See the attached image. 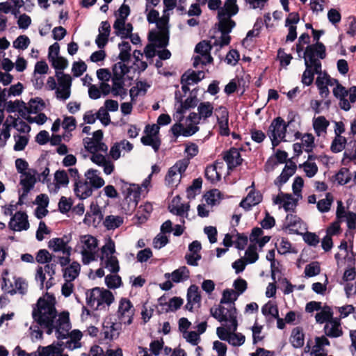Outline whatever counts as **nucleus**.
Returning a JSON list of instances; mask_svg holds the SVG:
<instances>
[{
	"mask_svg": "<svg viewBox=\"0 0 356 356\" xmlns=\"http://www.w3.org/2000/svg\"><path fill=\"white\" fill-rule=\"evenodd\" d=\"M55 305V298L46 293L33 305L32 317L34 322L47 329L48 334L55 330L56 337L63 339L71 328L69 312H63L58 314Z\"/></svg>",
	"mask_w": 356,
	"mask_h": 356,
	"instance_id": "obj_1",
	"label": "nucleus"
},
{
	"mask_svg": "<svg viewBox=\"0 0 356 356\" xmlns=\"http://www.w3.org/2000/svg\"><path fill=\"white\" fill-rule=\"evenodd\" d=\"M208 7L211 10H218L219 29L221 31L220 38L215 40L213 44L220 47L229 44L231 39L229 33L235 26L231 17L238 11L236 0H226L223 6L221 0H208Z\"/></svg>",
	"mask_w": 356,
	"mask_h": 356,
	"instance_id": "obj_2",
	"label": "nucleus"
},
{
	"mask_svg": "<svg viewBox=\"0 0 356 356\" xmlns=\"http://www.w3.org/2000/svg\"><path fill=\"white\" fill-rule=\"evenodd\" d=\"M17 172L19 174V204H24V199L33 189L38 179H40L38 172L29 168L28 162L22 158L17 159L15 162Z\"/></svg>",
	"mask_w": 356,
	"mask_h": 356,
	"instance_id": "obj_3",
	"label": "nucleus"
},
{
	"mask_svg": "<svg viewBox=\"0 0 356 356\" xmlns=\"http://www.w3.org/2000/svg\"><path fill=\"white\" fill-rule=\"evenodd\" d=\"M98 239L90 234L81 235L75 246V251L81 255L83 265H89L98 260L99 251Z\"/></svg>",
	"mask_w": 356,
	"mask_h": 356,
	"instance_id": "obj_4",
	"label": "nucleus"
},
{
	"mask_svg": "<svg viewBox=\"0 0 356 356\" xmlns=\"http://www.w3.org/2000/svg\"><path fill=\"white\" fill-rule=\"evenodd\" d=\"M98 260L100 266L107 269L111 273H118L120 271V262L117 257L115 241L108 237L100 247L98 252Z\"/></svg>",
	"mask_w": 356,
	"mask_h": 356,
	"instance_id": "obj_5",
	"label": "nucleus"
},
{
	"mask_svg": "<svg viewBox=\"0 0 356 356\" xmlns=\"http://www.w3.org/2000/svg\"><path fill=\"white\" fill-rule=\"evenodd\" d=\"M86 296L87 305L95 311L108 309L115 300L111 291L100 287L88 290Z\"/></svg>",
	"mask_w": 356,
	"mask_h": 356,
	"instance_id": "obj_6",
	"label": "nucleus"
},
{
	"mask_svg": "<svg viewBox=\"0 0 356 356\" xmlns=\"http://www.w3.org/2000/svg\"><path fill=\"white\" fill-rule=\"evenodd\" d=\"M211 315L221 323L222 327L236 330L238 327L237 311L233 305H218L211 308Z\"/></svg>",
	"mask_w": 356,
	"mask_h": 356,
	"instance_id": "obj_7",
	"label": "nucleus"
},
{
	"mask_svg": "<svg viewBox=\"0 0 356 356\" xmlns=\"http://www.w3.org/2000/svg\"><path fill=\"white\" fill-rule=\"evenodd\" d=\"M129 72V67L122 62H118L113 67L112 88L114 97L124 98L127 95L124 75Z\"/></svg>",
	"mask_w": 356,
	"mask_h": 356,
	"instance_id": "obj_8",
	"label": "nucleus"
},
{
	"mask_svg": "<svg viewBox=\"0 0 356 356\" xmlns=\"http://www.w3.org/2000/svg\"><path fill=\"white\" fill-rule=\"evenodd\" d=\"M118 184L124 200L128 204V211H133L143 195V191L138 184H130L120 179Z\"/></svg>",
	"mask_w": 356,
	"mask_h": 356,
	"instance_id": "obj_9",
	"label": "nucleus"
},
{
	"mask_svg": "<svg viewBox=\"0 0 356 356\" xmlns=\"http://www.w3.org/2000/svg\"><path fill=\"white\" fill-rule=\"evenodd\" d=\"M305 64H309L314 66V70L316 73L321 71L322 66L320 59L325 58V47L321 42L308 45L304 53Z\"/></svg>",
	"mask_w": 356,
	"mask_h": 356,
	"instance_id": "obj_10",
	"label": "nucleus"
},
{
	"mask_svg": "<svg viewBox=\"0 0 356 356\" xmlns=\"http://www.w3.org/2000/svg\"><path fill=\"white\" fill-rule=\"evenodd\" d=\"M56 264H46L38 266L35 270V280L39 283L41 289H49L54 284Z\"/></svg>",
	"mask_w": 356,
	"mask_h": 356,
	"instance_id": "obj_11",
	"label": "nucleus"
},
{
	"mask_svg": "<svg viewBox=\"0 0 356 356\" xmlns=\"http://www.w3.org/2000/svg\"><path fill=\"white\" fill-rule=\"evenodd\" d=\"M188 165L189 162L187 159L177 161L168 171L165 178L166 185L171 188L177 187Z\"/></svg>",
	"mask_w": 356,
	"mask_h": 356,
	"instance_id": "obj_12",
	"label": "nucleus"
},
{
	"mask_svg": "<svg viewBox=\"0 0 356 356\" xmlns=\"http://www.w3.org/2000/svg\"><path fill=\"white\" fill-rule=\"evenodd\" d=\"M103 131L97 130L92 133L91 137H86L83 139L84 148L89 153L103 152L106 154L108 146L103 142Z\"/></svg>",
	"mask_w": 356,
	"mask_h": 356,
	"instance_id": "obj_13",
	"label": "nucleus"
},
{
	"mask_svg": "<svg viewBox=\"0 0 356 356\" xmlns=\"http://www.w3.org/2000/svg\"><path fill=\"white\" fill-rule=\"evenodd\" d=\"M135 312V307L130 300L127 298L120 299L116 316L120 323L124 325L131 324L133 323Z\"/></svg>",
	"mask_w": 356,
	"mask_h": 356,
	"instance_id": "obj_14",
	"label": "nucleus"
},
{
	"mask_svg": "<svg viewBox=\"0 0 356 356\" xmlns=\"http://www.w3.org/2000/svg\"><path fill=\"white\" fill-rule=\"evenodd\" d=\"M56 77L58 81L56 97L59 100L65 101L71 95L72 77L63 71H56Z\"/></svg>",
	"mask_w": 356,
	"mask_h": 356,
	"instance_id": "obj_15",
	"label": "nucleus"
},
{
	"mask_svg": "<svg viewBox=\"0 0 356 356\" xmlns=\"http://www.w3.org/2000/svg\"><path fill=\"white\" fill-rule=\"evenodd\" d=\"M286 131V125L282 118L277 117L272 121L268 129V135L273 147L277 146L284 139Z\"/></svg>",
	"mask_w": 356,
	"mask_h": 356,
	"instance_id": "obj_16",
	"label": "nucleus"
},
{
	"mask_svg": "<svg viewBox=\"0 0 356 356\" xmlns=\"http://www.w3.org/2000/svg\"><path fill=\"white\" fill-rule=\"evenodd\" d=\"M211 44L205 40L200 42L195 47V51L197 54L194 57L193 66L197 67L199 65H205L213 62L211 56Z\"/></svg>",
	"mask_w": 356,
	"mask_h": 356,
	"instance_id": "obj_17",
	"label": "nucleus"
},
{
	"mask_svg": "<svg viewBox=\"0 0 356 356\" xmlns=\"http://www.w3.org/2000/svg\"><path fill=\"white\" fill-rule=\"evenodd\" d=\"M236 331L231 330L229 327H218L216 333L221 340L227 341L233 346H240L244 343L245 337L241 333H235Z\"/></svg>",
	"mask_w": 356,
	"mask_h": 356,
	"instance_id": "obj_18",
	"label": "nucleus"
},
{
	"mask_svg": "<svg viewBox=\"0 0 356 356\" xmlns=\"http://www.w3.org/2000/svg\"><path fill=\"white\" fill-rule=\"evenodd\" d=\"M282 228L290 233L297 234H302V232L307 229L306 225L304 222L298 216L293 213L287 214L284 221Z\"/></svg>",
	"mask_w": 356,
	"mask_h": 356,
	"instance_id": "obj_19",
	"label": "nucleus"
},
{
	"mask_svg": "<svg viewBox=\"0 0 356 356\" xmlns=\"http://www.w3.org/2000/svg\"><path fill=\"white\" fill-rule=\"evenodd\" d=\"M187 302L185 309L189 312L197 310L201 306V295L199 288L195 284L191 285L186 294Z\"/></svg>",
	"mask_w": 356,
	"mask_h": 356,
	"instance_id": "obj_20",
	"label": "nucleus"
},
{
	"mask_svg": "<svg viewBox=\"0 0 356 356\" xmlns=\"http://www.w3.org/2000/svg\"><path fill=\"white\" fill-rule=\"evenodd\" d=\"M298 197H294L291 194L284 193L280 191L278 195L273 198V203L282 207L286 211H293L296 209Z\"/></svg>",
	"mask_w": 356,
	"mask_h": 356,
	"instance_id": "obj_21",
	"label": "nucleus"
},
{
	"mask_svg": "<svg viewBox=\"0 0 356 356\" xmlns=\"http://www.w3.org/2000/svg\"><path fill=\"white\" fill-rule=\"evenodd\" d=\"M190 205L188 203H182L179 195L175 196L168 206L170 213L181 218V222L184 224V218H188Z\"/></svg>",
	"mask_w": 356,
	"mask_h": 356,
	"instance_id": "obj_22",
	"label": "nucleus"
},
{
	"mask_svg": "<svg viewBox=\"0 0 356 356\" xmlns=\"http://www.w3.org/2000/svg\"><path fill=\"white\" fill-rule=\"evenodd\" d=\"M248 189H250L248 194L240 202V207L243 208L245 211L250 210L254 206L259 204L262 200V195L259 191L254 189V182L246 188V190Z\"/></svg>",
	"mask_w": 356,
	"mask_h": 356,
	"instance_id": "obj_23",
	"label": "nucleus"
},
{
	"mask_svg": "<svg viewBox=\"0 0 356 356\" xmlns=\"http://www.w3.org/2000/svg\"><path fill=\"white\" fill-rule=\"evenodd\" d=\"M28 216L24 211L16 212L10 218L8 227L14 232L26 231L29 228Z\"/></svg>",
	"mask_w": 356,
	"mask_h": 356,
	"instance_id": "obj_24",
	"label": "nucleus"
},
{
	"mask_svg": "<svg viewBox=\"0 0 356 356\" xmlns=\"http://www.w3.org/2000/svg\"><path fill=\"white\" fill-rule=\"evenodd\" d=\"M323 332L326 337L338 338L341 337L343 334V332L340 318L333 317L325 323Z\"/></svg>",
	"mask_w": 356,
	"mask_h": 356,
	"instance_id": "obj_25",
	"label": "nucleus"
},
{
	"mask_svg": "<svg viewBox=\"0 0 356 356\" xmlns=\"http://www.w3.org/2000/svg\"><path fill=\"white\" fill-rule=\"evenodd\" d=\"M102 152L92 153L90 160L95 164L103 167L104 172L109 175L112 174L115 170V165L111 159Z\"/></svg>",
	"mask_w": 356,
	"mask_h": 356,
	"instance_id": "obj_26",
	"label": "nucleus"
},
{
	"mask_svg": "<svg viewBox=\"0 0 356 356\" xmlns=\"http://www.w3.org/2000/svg\"><path fill=\"white\" fill-rule=\"evenodd\" d=\"M213 106L209 102H203L197 105V113L192 112V118L201 122H205L209 118L212 116L213 113Z\"/></svg>",
	"mask_w": 356,
	"mask_h": 356,
	"instance_id": "obj_27",
	"label": "nucleus"
},
{
	"mask_svg": "<svg viewBox=\"0 0 356 356\" xmlns=\"http://www.w3.org/2000/svg\"><path fill=\"white\" fill-rule=\"evenodd\" d=\"M121 324L120 322L105 321L102 330V335L104 339L109 341L117 339L120 335Z\"/></svg>",
	"mask_w": 356,
	"mask_h": 356,
	"instance_id": "obj_28",
	"label": "nucleus"
},
{
	"mask_svg": "<svg viewBox=\"0 0 356 356\" xmlns=\"http://www.w3.org/2000/svg\"><path fill=\"white\" fill-rule=\"evenodd\" d=\"M300 21L297 13H291L285 20V26L288 28L289 33L286 37V42H293L297 38V24Z\"/></svg>",
	"mask_w": 356,
	"mask_h": 356,
	"instance_id": "obj_29",
	"label": "nucleus"
},
{
	"mask_svg": "<svg viewBox=\"0 0 356 356\" xmlns=\"http://www.w3.org/2000/svg\"><path fill=\"white\" fill-rule=\"evenodd\" d=\"M348 90H347L341 84H338L332 90L333 95L339 101V107L346 111H349L351 108L350 102L346 99V97L348 95Z\"/></svg>",
	"mask_w": 356,
	"mask_h": 356,
	"instance_id": "obj_30",
	"label": "nucleus"
},
{
	"mask_svg": "<svg viewBox=\"0 0 356 356\" xmlns=\"http://www.w3.org/2000/svg\"><path fill=\"white\" fill-rule=\"evenodd\" d=\"M93 191L90 183H88L86 179L76 181L74 183V191L80 200H85L91 196Z\"/></svg>",
	"mask_w": 356,
	"mask_h": 356,
	"instance_id": "obj_31",
	"label": "nucleus"
},
{
	"mask_svg": "<svg viewBox=\"0 0 356 356\" xmlns=\"http://www.w3.org/2000/svg\"><path fill=\"white\" fill-rule=\"evenodd\" d=\"M68 243L65 238H53L48 242V247L54 252L69 253L72 248Z\"/></svg>",
	"mask_w": 356,
	"mask_h": 356,
	"instance_id": "obj_32",
	"label": "nucleus"
},
{
	"mask_svg": "<svg viewBox=\"0 0 356 356\" xmlns=\"http://www.w3.org/2000/svg\"><path fill=\"white\" fill-rule=\"evenodd\" d=\"M330 345V341L325 336L316 337L314 339V344L310 351L311 356H326L325 346Z\"/></svg>",
	"mask_w": 356,
	"mask_h": 356,
	"instance_id": "obj_33",
	"label": "nucleus"
},
{
	"mask_svg": "<svg viewBox=\"0 0 356 356\" xmlns=\"http://www.w3.org/2000/svg\"><path fill=\"white\" fill-rule=\"evenodd\" d=\"M164 277L166 279L170 278L175 283L184 282L189 279L190 270L186 266H183L175 270L171 273H165Z\"/></svg>",
	"mask_w": 356,
	"mask_h": 356,
	"instance_id": "obj_34",
	"label": "nucleus"
},
{
	"mask_svg": "<svg viewBox=\"0 0 356 356\" xmlns=\"http://www.w3.org/2000/svg\"><path fill=\"white\" fill-rule=\"evenodd\" d=\"M85 177L93 190L99 189L105 184L104 179L100 176V172L97 170H88L85 172Z\"/></svg>",
	"mask_w": 356,
	"mask_h": 356,
	"instance_id": "obj_35",
	"label": "nucleus"
},
{
	"mask_svg": "<svg viewBox=\"0 0 356 356\" xmlns=\"http://www.w3.org/2000/svg\"><path fill=\"white\" fill-rule=\"evenodd\" d=\"M115 34L122 39L128 38L133 31V26L125 20L115 19L113 24Z\"/></svg>",
	"mask_w": 356,
	"mask_h": 356,
	"instance_id": "obj_36",
	"label": "nucleus"
},
{
	"mask_svg": "<svg viewBox=\"0 0 356 356\" xmlns=\"http://www.w3.org/2000/svg\"><path fill=\"white\" fill-rule=\"evenodd\" d=\"M223 159L229 170L241 165L243 161L240 152L236 148H231L229 151L226 152Z\"/></svg>",
	"mask_w": 356,
	"mask_h": 356,
	"instance_id": "obj_37",
	"label": "nucleus"
},
{
	"mask_svg": "<svg viewBox=\"0 0 356 356\" xmlns=\"http://www.w3.org/2000/svg\"><path fill=\"white\" fill-rule=\"evenodd\" d=\"M220 115H217V122L219 127L220 134L222 136H229V113L226 108L220 107L219 108Z\"/></svg>",
	"mask_w": 356,
	"mask_h": 356,
	"instance_id": "obj_38",
	"label": "nucleus"
},
{
	"mask_svg": "<svg viewBox=\"0 0 356 356\" xmlns=\"http://www.w3.org/2000/svg\"><path fill=\"white\" fill-rule=\"evenodd\" d=\"M318 76L316 79V85L319 91V95L325 99L327 98L330 95V90L328 88V80L329 75L326 72H322V70L319 73H316Z\"/></svg>",
	"mask_w": 356,
	"mask_h": 356,
	"instance_id": "obj_39",
	"label": "nucleus"
},
{
	"mask_svg": "<svg viewBox=\"0 0 356 356\" xmlns=\"http://www.w3.org/2000/svg\"><path fill=\"white\" fill-rule=\"evenodd\" d=\"M222 161H215L213 164L208 165L205 169V177L211 183H216L220 181L221 175L218 172L219 169L222 168Z\"/></svg>",
	"mask_w": 356,
	"mask_h": 356,
	"instance_id": "obj_40",
	"label": "nucleus"
},
{
	"mask_svg": "<svg viewBox=\"0 0 356 356\" xmlns=\"http://www.w3.org/2000/svg\"><path fill=\"white\" fill-rule=\"evenodd\" d=\"M148 39L158 48L165 47L168 44V35L165 32L152 31L149 33Z\"/></svg>",
	"mask_w": 356,
	"mask_h": 356,
	"instance_id": "obj_41",
	"label": "nucleus"
},
{
	"mask_svg": "<svg viewBox=\"0 0 356 356\" xmlns=\"http://www.w3.org/2000/svg\"><path fill=\"white\" fill-rule=\"evenodd\" d=\"M81 265L77 261H72L68 266L62 269L65 281H74L79 275Z\"/></svg>",
	"mask_w": 356,
	"mask_h": 356,
	"instance_id": "obj_42",
	"label": "nucleus"
},
{
	"mask_svg": "<svg viewBox=\"0 0 356 356\" xmlns=\"http://www.w3.org/2000/svg\"><path fill=\"white\" fill-rule=\"evenodd\" d=\"M312 125L317 136H324L327 134L330 122L324 116H318L313 118Z\"/></svg>",
	"mask_w": 356,
	"mask_h": 356,
	"instance_id": "obj_43",
	"label": "nucleus"
},
{
	"mask_svg": "<svg viewBox=\"0 0 356 356\" xmlns=\"http://www.w3.org/2000/svg\"><path fill=\"white\" fill-rule=\"evenodd\" d=\"M13 289L14 291L10 292V295H15L17 293L21 295L26 294L28 291L29 284L27 281L22 277L17 275H13Z\"/></svg>",
	"mask_w": 356,
	"mask_h": 356,
	"instance_id": "obj_44",
	"label": "nucleus"
},
{
	"mask_svg": "<svg viewBox=\"0 0 356 356\" xmlns=\"http://www.w3.org/2000/svg\"><path fill=\"white\" fill-rule=\"evenodd\" d=\"M333 315L332 309L328 305H324L315 314V320L318 324L326 323L333 318Z\"/></svg>",
	"mask_w": 356,
	"mask_h": 356,
	"instance_id": "obj_45",
	"label": "nucleus"
},
{
	"mask_svg": "<svg viewBox=\"0 0 356 356\" xmlns=\"http://www.w3.org/2000/svg\"><path fill=\"white\" fill-rule=\"evenodd\" d=\"M152 211L153 206L150 202H145L140 205L136 214L138 222L140 224L144 223L149 218Z\"/></svg>",
	"mask_w": 356,
	"mask_h": 356,
	"instance_id": "obj_46",
	"label": "nucleus"
},
{
	"mask_svg": "<svg viewBox=\"0 0 356 356\" xmlns=\"http://www.w3.org/2000/svg\"><path fill=\"white\" fill-rule=\"evenodd\" d=\"M201 122L199 120H195L192 118V113L186 118L184 123L183 124L185 127V131L184 133V136L188 137L194 134H195L198 130V124Z\"/></svg>",
	"mask_w": 356,
	"mask_h": 356,
	"instance_id": "obj_47",
	"label": "nucleus"
},
{
	"mask_svg": "<svg viewBox=\"0 0 356 356\" xmlns=\"http://www.w3.org/2000/svg\"><path fill=\"white\" fill-rule=\"evenodd\" d=\"M316 156L312 154L308 156L307 161L300 165V168L303 169L305 175L308 177H313L318 172V166L314 162L312 161L314 160Z\"/></svg>",
	"mask_w": 356,
	"mask_h": 356,
	"instance_id": "obj_48",
	"label": "nucleus"
},
{
	"mask_svg": "<svg viewBox=\"0 0 356 356\" xmlns=\"http://www.w3.org/2000/svg\"><path fill=\"white\" fill-rule=\"evenodd\" d=\"M305 341V334L302 330L299 327H295L291 332L290 342L296 348H300L303 346Z\"/></svg>",
	"mask_w": 356,
	"mask_h": 356,
	"instance_id": "obj_49",
	"label": "nucleus"
},
{
	"mask_svg": "<svg viewBox=\"0 0 356 356\" xmlns=\"http://www.w3.org/2000/svg\"><path fill=\"white\" fill-rule=\"evenodd\" d=\"M203 78L204 72L202 71H199L197 72L194 71L186 72L182 75L181 79V83L192 85L197 83Z\"/></svg>",
	"mask_w": 356,
	"mask_h": 356,
	"instance_id": "obj_50",
	"label": "nucleus"
},
{
	"mask_svg": "<svg viewBox=\"0 0 356 356\" xmlns=\"http://www.w3.org/2000/svg\"><path fill=\"white\" fill-rule=\"evenodd\" d=\"M343 163L347 165L352 162L356 165V141H352L345 150L343 157Z\"/></svg>",
	"mask_w": 356,
	"mask_h": 356,
	"instance_id": "obj_51",
	"label": "nucleus"
},
{
	"mask_svg": "<svg viewBox=\"0 0 356 356\" xmlns=\"http://www.w3.org/2000/svg\"><path fill=\"white\" fill-rule=\"evenodd\" d=\"M12 120L10 127H13L17 132L18 134H29L31 127L24 121L19 118H15L13 116H9Z\"/></svg>",
	"mask_w": 356,
	"mask_h": 356,
	"instance_id": "obj_52",
	"label": "nucleus"
},
{
	"mask_svg": "<svg viewBox=\"0 0 356 356\" xmlns=\"http://www.w3.org/2000/svg\"><path fill=\"white\" fill-rule=\"evenodd\" d=\"M124 222V218L120 216H107L104 220V225L107 229H115Z\"/></svg>",
	"mask_w": 356,
	"mask_h": 356,
	"instance_id": "obj_53",
	"label": "nucleus"
},
{
	"mask_svg": "<svg viewBox=\"0 0 356 356\" xmlns=\"http://www.w3.org/2000/svg\"><path fill=\"white\" fill-rule=\"evenodd\" d=\"M198 99L196 96H190L184 102H181L177 108V113L182 115L185 111L191 108L197 106Z\"/></svg>",
	"mask_w": 356,
	"mask_h": 356,
	"instance_id": "obj_54",
	"label": "nucleus"
},
{
	"mask_svg": "<svg viewBox=\"0 0 356 356\" xmlns=\"http://www.w3.org/2000/svg\"><path fill=\"white\" fill-rule=\"evenodd\" d=\"M55 191L65 187L69 183L68 173L65 170H57L54 174Z\"/></svg>",
	"mask_w": 356,
	"mask_h": 356,
	"instance_id": "obj_55",
	"label": "nucleus"
},
{
	"mask_svg": "<svg viewBox=\"0 0 356 356\" xmlns=\"http://www.w3.org/2000/svg\"><path fill=\"white\" fill-rule=\"evenodd\" d=\"M238 296L234 293V289H227L222 292V296L219 305H233L235 307L234 302L238 299Z\"/></svg>",
	"mask_w": 356,
	"mask_h": 356,
	"instance_id": "obj_56",
	"label": "nucleus"
},
{
	"mask_svg": "<svg viewBox=\"0 0 356 356\" xmlns=\"http://www.w3.org/2000/svg\"><path fill=\"white\" fill-rule=\"evenodd\" d=\"M13 138L15 145L13 149L15 151H22L25 149L29 143L30 135L29 134H14Z\"/></svg>",
	"mask_w": 356,
	"mask_h": 356,
	"instance_id": "obj_57",
	"label": "nucleus"
},
{
	"mask_svg": "<svg viewBox=\"0 0 356 356\" xmlns=\"http://www.w3.org/2000/svg\"><path fill=\"white\" fill-rule=\"evenodd\" d=\"M13 275H10L8 270H5L3 271L1 274V289L10 294V292L14 291V289H13Z\"/></svg>",
	"mask_w": 356,
	"mask_h": 356,
	"instance_id": "obj_58",
	"label": "nucleus"
},
{
	"mask_svg": "<svg viewBox=\"0 0 356 356\" xmlns=\"http://www.w3.org/2000/svg\"><path fill=\"white\" fill-rule=\"evenodd\" d=\"M305 70L302 75L301 82L305 86H309L312 84L316 72L314 70V66L309 64H305Z\"/></svg>",
	"mask_w": 356,
	"mask_h": 356,
	"instance_id": "obj_59",
	"label": "nucleus"
},
{
	"mask_svg": "<svg viewBox=\"0 0 356 356\" xmlns=\"http://www.w3.org/2000/svg\"><path fill=\"white\" fill-rule=\"evenodd\" d=\"M41 356H58L60 353L62 347L60 345L51 344L47 346H39Z\"/></svg>",
	"mask_w": 356,
	"mask_h": 356,
	"instance_id": "obj_60",
	"label": "nucleus"
},
{
	"mask_svg": "<svg viewBox=\"0 0 356 356\" xmlns=\"http://www.w3.org/2000/svg\"><path fill=\"white\" fill-rule=\"evenodd\" d=\"M314 136L312 134H304L301 137V145L303 147L304 151L307 153H310L313 151L315 147Z\"/></svg>",
	"mask_w": 356,
	"mask_h": 356,
	"instance_id": "obj_61",
	"label": "nucleus"
},
{
	"mask_svg": "<svg viewBox=\"0 0 356 356\" xmlns=\"http://www.w3.org/2000/svg\"><path fill=\"white\" fill-rule=\"evenodd\" d=\"M105 284L108 289H115L121 286L122 282L118 273H110L105 277Z\"/></svg>",
	"mask_w": 356,
	"mask_h": 356,
	"instance_id": "obj_62",
	"label": "nucleus"
},
{
	"mask_svg": "<svg viewBox=\"0 0 356 356\" xmlns=\"http://www.w3.org/2000/svg\"><path fill=\"white\" fill-rule=\"evenodd\" d=\"M334 198L331 193L326 194L325 198L317 202V209L321 213H325L330 211Z\"/></svg>",
	"mask_w": 356,
	"mask_h": 356,
	"instance_id": "obj_63",
	"label": "nucleus"
},
{
	"mask_svg": "<svg viewBox=\"0 0 356 356\" xmlns=\"http://www.w3.org/2000/svg\"><path fill=\"white\" fill-rule=\"evenodd\" d=\"M144 145L151 146L155 152H157L161 145V140L159 136L146 135L140 138Z\"/></svg>",
	"mask_w": 356,
	"mask_h": 356,
	"instance_id": "obj_64",
	"label": "nucleus"
}]
</instances>
